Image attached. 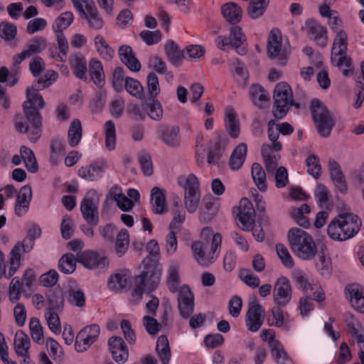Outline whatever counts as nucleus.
I'll list each match as a JSON object with an SVG mask.
<instances>
[{"instance_id": "31", "label": "nucleus", "mask_w": 364, "mask_h": 364, "mask_svg": "<svg viewBox=\"0 0 364 364\" xmlns=\"http://www.w3.org/2000/svg\"><path fill=\"white\" fill-rule=\"evenodd\" d=\"M33 95H31L28 91V100L23 103V112L30 124L41 125L42 123L40 112L37 108L31 105V103H33L31 100L33 99L31 97Z\"/></svg>"}, {"instance_id": "14", "label": "nucleus", "mask_w": 364, "mask_h": 364, "mask_svg": "<svg viewBox=\"0 0 364 364\" xmlns=\"http://www.w3.org/2000/svg\"><path fill=\"white\" fill-rule=\"evenodd\" d=\"M282 149V144L276 143L274 145L264 144L262 146V155L264 159L266 171L268 173H272L277 167L279 155L274 151H279Z\"/></svg>"}, {"instance_id": "28", "label": "nucleus", "mask_w": 364, "mask_h": 364, "mask_svg": "<svg viewBox=\"0 0 364 364\" xmlns=\"http://www.w3.org/2000/svg\"><path fill=\"white\" fill-rule=\"evenodd\" d=\"M14 346L17 355H27L29 353L31 341L28 336L23 331L19 330L16 332Z\"/></svg>"}, {"instance_id": "57", "label": "nucleus", "mask_w": 364, "mask_h": 364, "mask_svg": "<svg viewBox=\"0 0 364 364\" xmlns=\"http://www.w3.org/2000/svg\"><path fill=\"white\" fill-rule=\"evenodd\" d=\"M22 290L23 284L19 278H13L9 284V300L13 303L17 301L20 299Z\"/></svg>"}, {"instance_id": "25", "label": "nucleus", "mask_w": 364, "mask_h": 364, "mask_svg": "<svg viewBox=\"0 0 364 364\" xmlns=\"http://www.w3.org/2000/svg\"><path fill=\"white\" fill-rule=\"evenodd\" d=\"M151 200L153 212L155 214H163L167 211L165 195L159 188L154 187L151 189Z\"/></svg>"}, {"instance_id": "8", "label": "nucleus", "mask_w": 364, "mask_h": 364, "mask_svg": "<svg viewBox=\"0 0 364 364\" xmlns=\"http://www.w3.org/2000/svg\"><path fill=\"white\" fill-rule=\"evenodd\" d=\"M264 320V309L255 300L249 303L248 310L246 313L245 323L251 332L257 331L262 326Z\"/></svg>"}, {"instance_id": "18", "label": "nucleus", "mask_w": 364, "mask_h": 364, "mask_svg": "<svg viewBox=\"0 0 364 364\" xmlns=\"http://www.w3.org/2000/svg\"><path fill=\"white\" fill-rule=\"evenodd\" d=\"M311 38L320 46L327 45L328 38L326 28L313 19H309L305 23V28Z\"/></svg>"}, {"instance_id": "17", "label": "nucleus", "mask_w": 364, "mask_h": 364, "mask_svg": "<svg viewBox=\"0 0 364 364\" xmlns=\"http://www.w3.org/2000/svg\"><path fill=\"white\" fill-rule=\"evenodd\" d=\"M77 262L88 269L104 268L109 263L106 257L90 251L78 253Z\"/></svg>"}, {"instance_id": "30", "label": "nucleus", "mask_w": 364, "mask_h": 364, "mask_svg": "<svg viewBox=\"0 0 364 364\" xmlns=\"http://www.w3.org/2000/svg\"><path fill=\"white\" fill-rule=\"evenodd\" d=\"M225 127L231 137L235 139L239 136L240 122L232 107H227L225 109Z\"/></svg>"}, {"instance_id": "43", "label": "nucleus", "mask_w": 364, "mask_h": 364, "mask_svg": "<svg viewBox=\"0 0 364 364\" xmlns=\"http://www.w3.org/2000/svg\"><path fill=\"white\" fill-rule=\"evenodd\" d=\"M178 184L183 188L184 193L200 192V183L198 178L193 173L189 174L186 178L179 176Z\"/></svg>"}, {"instance_id": "10", "label": "nucleus", "mask_w": 364, "mask_h": 364, "mask_svg": "<svg viewBox=\"0 0 364 364\" xmlns=\"http://www.w3.org/2000/svg\"><path fill=\"white\" fill-rule=\"evenodd\" d=\"M46 47V40L43 37H34L26 43L21 53L14 56V62L16 65L20 64L23 60L41 53Z\"/></svg>"}, {"instance_id": "45", "label": "nucleus", "mask_w": 364, "mask_h": 364, "mask_svg": "<svg viewBox=\"0 0 364 364\" xmlns=\"http://www.w3.org/2000/svg\"><path fill=\"white\" fill-rule=\"evenodd\" d=\"M20 154L27 170L31 173H36L38 171V164L33 152L28 147L21 146Z\"/></svg>"}, {"instance_id": "16", "label": "nucleus", "mask_w": 364, "mask_h": 364, "mask_svg": "<svg viewBox=\"0 0 364 364\" xmlns=\"http://www.w3.org/2000/svg\"><path fill=\"white\" fill-rule=\"evenodd\" d=\"M341 223L344 230L343 240H346L353 237L360 230L361 226L360 219L350 213L340 214Z\"/></svg>"}, {"instance_id": "55", "label": "nucleus", "mask_w": 364, "mask_h": 364, "mask_svg": "<svg viewBox=\"0 0 364 364\" xmlns=\"http://www.w3.org/2000/svg\"><path fill=\"white\" fill-rule=\"evenodd\" d=\"M128 284V276L126 274L117 273L110 277L109 286L113 290L118 291L125 288Z\"/></svg>"}, {"instance_id": "3", "label": "nucleus", "mask_w": 364, "mask_h": 364, "mask_svg": "<svg viewBox=\"0 0 364 364\" xmlns=\"http://www.w3.org/2000/svg\"><path fill=\"white\" fill-rule=\"evenodd\" d=\"M310 109L318 134L323 137L328 136L336 124L333 114L318 99L311 101Z\"/></svg>"}, {"instance_id": "61", "label": "nucleus", "mask_w": 364, "mask_h": 364, "mask_svg": "<svg viewBox=\"0 0 364 364\" xmlns=\"http://www.w3.org/2000/svg\"><path fill=\"white\" fill-rule=\"evenodd\" d=\"M306 164L308 167V173L315 178H318L321 175V168L317 156L314 154L309 155L306 160Z\"/></svg>"}, {"instance_id": "40", "label": "nucleus", "mask_w": 364, "mask_h": 364, "mask_svg": "<svg viewBox=\"0 0 364 364\" xmlns=\"http://www.w3.org/2000/svg\"><path fill=\"white\" fill-rule=\"evenodd\" d=\"M105 164H95L90 166L82 167L79 170V175L87 180L95 181L102 176Z\"/></svg>"}, {"instance_id": "48", "label": "nucleus", "mask_w": 364, "mask_h": 364, "mask_svg": "<svg viewBox=\"0 0 364 364\" xmlns=\"http://www.w3.org/2000/svg\"><path fill=\"white\" fill-rule=\"evenodd\" d=\"M129 245L128 231L122 230L117 235L115 241V251L118 257H122L127 252Z\"/></svg>"}, {"instance_id": "23", "label": "nucleus", "mask_w": 364, "mask_h": 364, "mask_svg": "<svg viewBox=\"0 0 364 364\" xmlns=\"http://www.w3.org/2000/svg\"><path fill=\"white\" fill-rule=\"evenodd\" d=\"M346 289L350 294L352 306L360 313H364V290L355 284L348 285Z\"/></svg>"}, {"instance_id": "4", "label": "nucleus", "mask_w": 364, "mask_h": 364, "mask_svg": "<svg viewBox=\"0 0 364 364\" xmlns=\"http://www.w3.org/2000/svg\"><path fill=\"white\" fill-rule=\"evenodd\" d=\"M222 236L220 233H215L212 239L210 250L206 251L208 246L203 241L193 242L191 249L194 259L201 265L208 266L212 264L217 258V252L220 249Z\"/></svg>"}, {"instance_id": "33", "label": "nucleus", "mask_w": 364, "mask_h": 364, "mask_svg": "<svg viewBox=\"0 0 364 364\" xmlns=\"http://www.w3.org/2000/svg\"><path fill=\"white\" fill-rule=\"evenodd\" d=\"M41 125L26 124L21 122L16 121V129L20 133H28V139L32 142H36L41 135Z\"/></svg>"}, {"instance_id": "12", "label": "nucleus", "mask_w": 364, "mask_h": 364, "mask_svg": "<svg viewBox=\"0 0 364 364\" xmlns=\"http://www.w3.org/2000/svg\"><path fill=\"white\" fill-rule=\"evenodd\" d=\"M237 218L243 230L248 231L255 223V212L252 203L247 198H242L238 207Z\"/></svg>"}, {"instance_id": "47", "label": "nucleus", "mask_w": 364, "mask_h": 364, "mask_svg": "<svg viewBox=\"0 0 364 364\" xmlns=\"http://www.w3.org/2000/svg\"><path fill=\"white\" fill-rule=\"evenodd\" d=\"M271 355L277 364H286L289 358L283 346L279 341L270 345Z\"/></svg>"}, {"instance_id": "62", "label": "nucleus", "mask_w": 364, "mask_h": 364, "mask_svg": "<svg viewBox=\"0 0 364 364\" xmlns=\"http://www.w3.org/2000/svg\"><path fill=\"white\" fill-rule=\"evenodd\" d=\"M276 250L282 264L286 267L291 268L294 266V261L287 248L282 244H277L276 245Z\"/></svg>"}, {"instance_id": "41", "label": "nucleus", "mask_w": 364, "mask_h": 364, "mask_svg": "<svg viewBox=\"0 0 364 364\" xmlns=\"http://www.w3.org/2000/svg\"><path fill=\"white\" fill-rule=\"evenodd\" d=\"M166 284L171 292L176 293L177 291L178 287L180 284V277L179 267L176 264H171L168 266L166 277Z\"/></svg>"}, {"instance_id": "63", "label": "nucleus", "mask_w": 364, "mask_h": 364, "mask_svg": "<svg viewBox=\"0 0 364 364\" xmlns=\"http://www.w3.org/2000/svg\"><path fill=\"white\" fill-rule=\"evenodd\" d=\"M147 88L151 98L154 99L160 92L159 79L154 73H150L147 76Z\"/></svg>"}, {"instance_id": "32", "label": "nucleus", "mask_w": 364, "mask_h": 364, "mask_svg": "<svg viewBox=\"0 0 364 364\" xmlns=\"http://www.w3.org/2000/svg\"><path fill=\"white\" fill-rule=\"evenodd\" d=\"M247 150V146L244 143L240 144L234 149L229 161L232 170H238L241 168L246 157Z\"/></svg>"}, {"instance_id": "58", "label": "nucleus", "mask_w": 364, "mask_h": 364, "mask_svg": "<svg viewBox=\"0 0 364 364\" xmlns=\"http://www.w3.org/2000/svg\"><path fill=\"white\" fill-rule=\"evenodd\" d=\"M148 115L154 120H160L163 116V109L158 100L152 99L151 103L146 104Z\"/></svg>"}, {"instance_id": "54", "label": "nucleus", "mask_w": 364, "mask_h": 364, "mask_svg": "<svg viewBox=\"0 0 364 364\" xmlns=\"http://www.w3.org/2000/svg\"><path fill=\"white\" fill-rule=\"evenodd\" d=\"M200 192L184 193V205L189 213H194L199 205Z\"/></svg>"}, {"instance_id": "64", "label": "nucleus", "mask_w": 364, "mask_h": 364, "mask_svg": "<svg viewBox=\"0 0 364 364\" xmlns=\"http://www.w3.org/2000/svg\"><path fill=\"white\" fill-rule=\"evenodd\" d=\"M240 278L247 286L252 288L258 287L260 283L259 277L254 275L249 269H241L240 272Z\"/></svg>"}, {"instance_id": "37", "label": "nucleus", "mask_w": 364, "mask_h": 364, "mask_svg": "<svg viewBox=\"0 0 364 364\" xmlns=\"http://www.w3.org/2000/svg\"><path fill=\"white\" fill-rule=\"evenodd\" d=\"M50 161L53 165L55 166L65 153V142L62 139H53L50 141Z\"/></svg>"}, {"instance_id": "36", "label": "nucleus", "mask_w": 364, "mask_h": 364, "mask_svg": "<svg viewBox=\"0 0 364 364\" xmlns=\"http://www.w3.org/2000/svg\"><path fill=\"white\" fill-rule=\"evenodd\" d=\"M165 53L168 60L173 65H178L185 58L183 50L181 51L178 45L173 41H168L164 46Z\"/></svg>"}, {"instance_id": "19", "label": "nucleus", "mask_w": 364, "mask_h": 364, "mask_svg": "<svg viewBox=\"0 0 364 364\" xmlns=\"http://www.w3.org/2000/svg\"><path fill=\"white\" fill-rule=\"evenodd\" d=\"M80 212L87 224L97 225L99 220L98 207L92 198L85 197L82 200Z\"/></svg>"}, {"instance_id": "46", "label": "nucleus", "mask_w": 364, "mask_h": 364, "mask_svg": "<svg viewBox=\"0 0 364 364\" xmlns=\"http://www.w3.org/2000/svg\"><path fill=\"white\" fill-rule=\"evenodd\" d=\"M348 36L343 31H338L333 40L331 55H342L346 53Z\"/></svg>"}, {"instance_id": "9", "label": "nucleus", "mask_w": 364, "mask_h": 364, "mask_svg": "<svg viewBox=\"0 0 364 364\" xmlns=\"http://www.w3.org/2000/svg\"><path fill=\"white\" fill-rule=\"evenodd\" d=\"M100 326L92 324L83 328L77 335L75 339V348L78 352L86 350L98 338Z\"/></svg>"}, {"instance_id": "1", "label": "nucleus", "mask_w": 364, "mask_h": 364, "mask_svg": "<svg viewBox=\"0 0 364 364\" xmlns=\"http://www.w3.org/2000/svg\"><path fill=\"white\" fill-rule=\"evenodd\" d=\"M288 241L292 252L299 258L304 260L313 259L317 247L312 237L306 231L294 228L288 232Z\"/></svg>"}, {"instance_id": "53", "label": "nucleus", "mask_w": 364, "mask_h": 364, "mask_svg": "<svg viewBox=\"0 0 364 364\" xmlns=\"http://www.w3.org/2000/svg\"><path fill=\"white\" fill-rule=\"evenodd\" d=\"M46 321L51 331L55 334H58L61 331V325L59 316L55 310L48 309L45 313Z\"/></svg>"}, {"instance_id": "11", "label": "nucleus", "mask_w": 364, "mask_h": 364, "mask_svg": "<svg viewBox=\"0 0 364 364\" xmlns=\"http://www.w3.org/2000/svg\"><path fill=\"white\" fill-rule=\"evenodd\" d=\"M291 287L289 281L284 277H279L273 288V301L279 306H285L291 298Z\"/></svg>"}, {"instance_id": "22", "label": "nucleus", "mask_w": 364, "mask_h": 364, "mask_svg": "<svg viewBox=\"0 0 364 364\" xmlns=\"http://www.w3.org/2000/svg\"><path fill=\"white\" fill-rule=\"evenodd\" d=\"M221 11L225 20L233 25L238 23L242 16V10L237 4L230 2L223 5Z\"/></svg>"}, {"instance_id": "39", "label": "nucleus", "mask_w": 364, "mask_h": 364, "mask_svg": "<svg viewBox=\"0 0 364 364\" xmlns=\"http://www.w3.org/2000/svg\"><path fill=\"white\" fill-rule=\"evenodd\" d=\"M82 134V124L79 119L72 121L68 132V144L71 147L76 146L80 141Z\"/></svg>"}, {"instance_id": "49", "label": "nucleus", "mask_w": 364, "mask_h": 364, "mask_svg": "<svg viewBox=\"0 0 364 364\" xmlns=\"http://www.w3.org/2000/svg\"><path fill=\"white\" fill-rule=\"evenodd\" d=\"M77 261L73 254H65L59 259L58 268L63 273L71 274L75 269Z\"/></svg>"}, {"instance_id": "27", "label": "nucleus", "mask_w": 364, "mask_h": 364, "mask_svg": "<svg viewBox=\"0 0 364 364\" xmlns=\"http://www.w3.org/2000/svg\"><path fill=\"white\" fill-rule=\"evenodd\" d=\"M80 17L86 20L89 27L92 29L97 31L103 27V18L95 6H88L85 14Z\"/></svg>"}, {"instance_id": "38", "label": "nucleus", "mask_w": 364, "mask_h": 364, "mask_svg": "<svg viewBox=\"0 0 364 364\" xmlns=\"http://www.w3.org/2000/svg\"><path fill=\"white\" fill-rule=\"evenodd\" d=\"M269 0H250L247 13L250 18L256 19L262 16L269 5Z\"/></svg>"}, {"instance_id": "59", "label": "nucleus", "mask_w": 364, "mask_h": 364, "mask_svg": "<svg viewBox=\"0 0 364 364\" xmlns=\"http://www.w3.org/2000/svg\"><path fill=\"white\" fill-rule=\"evenodd\" d=\"M48 301L49 303V308L53 310L62 309L64 304V296L63 291L60 290H56L52 291L48 295Z\"/></svg>"}, {"instance_id": "5", "label": "nucleus", "mask_w": 364, "mask_h": 364, "mask_svg": "<svg viewBox=\"0 0 364 364\" xmlns=\"http://www.w3.org/2000/svg\"><path fill=\"white\" fill-rule=\"evenodd\" d=\"M273 114L277 119L283 118L287 113L290 105L299 107L298 103H294L290 86L284 82H279L274 90Z\"/></svg>"}, {"instance_id": "13", "label": "nucleus", "mask_w": 364, "mask_h": 364, "mask_svg": "<svg viewBox=\"0 0 364 364\" xmlns=\"http://www.w3.org/2000/svg\"><path fill=\"white\" fill-rule=\"evenodd\" d=\"M108 346L112 358L118 364H124L129 358V351L125 342L121 337L112 336L109 338Z\"/></svg>"}, {"instance_id": "2", "label": "nucleus", "mask_w": 364, "mask_h": 364, "mask_svg": "<svg viewBox=\"0 0 364 364\" xmlns=\"http://www.w3.org/2000/svg\"><path fill=\"white\" fill-rule=\"evenodd\" d=\"M41 234V230L38 227H32L23 240L15 245L9 255V272H4L6 279L11 278L16 273L21 264V253L30 252L34 245L35 239L40 237Z\"/></svg>"}, {"instance_id": "51", "label": "nucleus", "mask_w": 364, "mask_h": 364, "mask_svg": "<svg viewBox=\"0 0 364 364\" xmlns=\"http://www.w3.org/2000/svg\"><path fill=\"white\" fill-rule=\"evenodd\" d=\"M341 223L340 215L331 220L327 228V232L329 237L333 240H343V228Z\"/></svg>"}, {"instance_id": "15", "label": "nucleus", "mask_w": 364, "mask_h": 364, "mask_svg": "<svg viewBox=\"0 0 364 364\" xmlns=\"http://www.w3.org/2000/svg\"><path fill=\"white\" fill-rule=\"evenodd\" d=\"M178 307L180 314L188 318L193 311V295L188 286H183L178 290Z\"/></svg>"}, {"instance_id": "60", "label": "nucleus", "mask_w": 364, "mask_h": 364, "mask_svg": "<svg viewBox=\"0 0 364 364\" xmlns=\"http://www.w3.org/2000/svg\"><path fill=\"white\" fill-rule=\"evenodd\" d=\"M17 28L14 23L2 22L0 24V36L5 41H10L15 38Z\"/></svg>"}, {"instance_id": "6", "label": "nucleus", "mask_w": 364, "mask_h": 364, "mask_svg": "<svg viewBox=\"0 0 364 364\" xmlns=\"http://www.w3.org/2000/svg\"><path fill=\"white\" fill-rule=\"evenodd\" d=\"M161 276V268L158 267H149L135 278L136 288L134 294L141 299L144 291H152L155 289L160 282Z\"/></svg>"}, {"instance_id": "20", "label": "nucleus", "mask_w": 364, "mask_h": 364, "mask_svg": "<svg viewBox=\"0 0 364 364\" xmlns=\"http://www.w3.org/2000/svg\"><path fill=\"white\" fill-rule=\"evenodd\" d=\"M32 199V189L29 185L21 187L15 203V213L21 217L26 214L29 208L30 203Z\"/></svg>"}, {"instance_id": "21", "label": "nucleus", "mask_w": 364, "mask_h": 364, "mask_svg": "<svg viewBox=\"0 0 364 364\" xmlns=\"http://www.w3.org/2000/svg\"><path fill=\"white\" fill-rule=\"evenodd\" d=\"M180 129L178 126L161 125L159 128L160 139L168 146L178 147L181 140L178 136Z\"/></svg>"}, {"instance_id": "34", "label": "nucleus", "mask_w": 364, "mask_h": 364, "mask_svg": "<svg viewBox=\"0 0 364 364\" xmlns=\"http://www.w3.org/2000/svg\"><path fill=\"white\" fill-rule=\"evenodd\" d=\"M156 351L162 364H168L171 359V349L168 338L161 335L157 339Z\"/></svg>"}, {"instance_id": "26", "label": "nucleus", "mask_w": 364, "mask_h": 364, "mask_svg": "<svg viewBox=\"0 0 364 364\" xmlns=\"http://www.w3.org/2000/svg\"><path fill=\"white\" fill-rule=\"evenodd\" d=\"M251 176L256 187L261 191L267 189V181L265 171L259 163H253L251 166Z\"/></svg>"}, {"instance_id": "50", "label": "nucleus", "mask_w": 364, "mask_h": 364, "mask_svg": "<svg viewBox=\"0 0 364 364\" xmlns=\"http://www.w3.org/2000/svg\"><path fill=\"white\" fill-rule=\"evenodd\" d=\"M29 330L33 341L37 343H43V327L38 318L32 317L29 321Z\"/></svg>"}, {"instance_id": "52", "label": "nucleus", "mask_w": 364, "mask_h": 364, "mask_svg": "<svg viewBox=\"0 0 364 364\" xmlns=\"http://www.w3.org/2000/svg\"><path fill=\"white\" fill-rule=\"evenodd\" d=\"M105 137L106 147L112 150L116 144L115 124L112 120H108L105 124Z\"/></svg>"}, {"instance_id": "44", "label": "nucleus", "mask_w": 364, "mask_h": 364, "mask_svg": "<svg viewBox=\"0 0 364 364\" xmlns=\"http://www.w3.org/2000/svg\"><path fill=\"white\" fill-rule=\"evenodd\" d=\"M126 90L132 96L139 100L145 99L144 87L140 82L132 77H127L124 83Z\"/></svg>"}, {"instance_id": "56", "label": "nucleus", "mask_w": 364, "mask_h": 364, "mask_svg": "<svg viewBox=\"0 0 364 364\" xmlns=\"http://www.w3.org/2000/svg\"><path fill=\"white\" fill-rule=\"evenodd\" d=\"M304 293L306 297L317 301H322L325 299V294L317 284H310Z\"/></svg>"}, {"instance_id": "24", "label": "nucleus", "mask_w": 364, "mask_h": 364, "mask_svg": "<svg viewBox=\"0 0 364 364\" xmlns=\"http://www.w3.org/2000/svg\"><path fill=\"white\" fill-rule=\"evenodd\" d=\"M69 63L75 75L82 80H85L87 70L85 58L80 53L73 54L69 58Z\"/></svg>"}, {"instance_id": "7", "label": "nucleus", "mask_w": 364, "mask_h": 364, "mask_svg": "<svg viewBox=\"0 0 364 364\" xmlns=\"http://www.w3.org/2000/svg\"><path fill=\"white\" fill-rule=\"evenodd\" d=\"M218 47L223 50L227 48L232 47L240 55H244L246 53V48L244 44L246 42V36L241 27L233 26L230 28L228 37L219 36L215 39Z\"/></svg>"}, {"instance_id": "35", "label": "nucleus", "mask_w": 364, "mask_h": 364, "mask_svg": "<svg viewBox=\"0 0 364 364\" xmlns=\"http://www.w3.org/2000/svg\"><path fill=\"white\" fill-rule=\"evenodd\" d=\"M250 95L252 102L257 107L262 108L269 101V95L259 85H254L250 89Z\"/></svg>"}, {"instance_id": "42", "label": "nucleus", "mask_w": 364, "mask_h": 364, "mask_svg": "<svg viewBox=\"0 0 364 364\" xmlns=\"http://www.w3.org/2000/svg\"><path fill=\"white\" fill-rule=\"evenodd\" d=\"M89 73L91 79L97 86H101L105 80L102 63L97 60L92 59L89 63Z\"/></svg>"}, {"instance_id": "29", "label": "nucleus", "mask_w": 364, "mask_h": 364, "mask_svg": "<svg viewBox=\"0 0 364 364\" xmlns=\"http://www.w3.org/2000/svg\"><path fill=\"white\" fill-rule=\"evenodd\" d=\"M282 36L279 30L271 31L267 44V53L271 58L278 57L281 52Z\"/></svg>"}]
</instances>
